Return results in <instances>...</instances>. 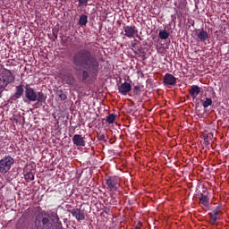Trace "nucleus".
Returning a JSON list of instances; mask_svg holds the SVG:
<instances>
[{
	"label": "nucleus",
	"mask_w": 229,
	"mask_h": 229,
	"mask_svg": "<svg viewBox=\"0 0 229 229\" xmlns=\"http://www.w3.org/2000/svg\"><path fill=\"white\" fill-rule=\"evenodd\" d=\"M199 203L202 205V207H205L206 208H208L210 206V199L208 198V196L200 193L199 194Z\"/></svg>",
	"instance_id": "15"
},
{
	"label": "nucleus",
	"mask_w": 229,
	"mask_h": 229,
	"mask_svg": "<svg viewBox=\"0 0 229 229\" xmlns=\"http://www.w3.org/2000/svg\"><path fill=\"white\" fill-rule=\"evenodd\" d=\"M37 229H62V222L55 212L41 211L36 216Z\"/></svg>",
	"instance_id": "2"
},
{
	"label": "nucleus",
	"mask_w": 229,
	"mask_h": 229,
	"mask_svg": "<svg viewBox=\"0 0 229 229\" xmlns=\"http://www.w3.org/2000/svg\"><path fill=\"white\" fill-rule=\"evenodd\" d=\"M67 83H71V81H68Z\"/></svg>",
	"instance_id": "34"
},
{
	"label": "nucleus",
	"mask_w": 229,
	"mask_h": 229,
	"mask_svg": "<svg viewBox=\"0 0 229 229\" xmlns=\"http://www.w3.org/2000/svg\"><path fill=\"white\" fill-rule=\"evenodd\" d=\"M142 228V222H139L136 226H135V229H140Z\"/></svg>",
	"instance_id": "29"
},
{
	"label": "nucleus",
	"mask_w": 229,
	"mask_h": 229,
	"mask_svg": "<svg viewBox=\"0 0 229 229\" xmlns=\"http://www.w3.org/2000/svg\"><path fill=\"white\" fill-rule=\"evenodd\" d=\"M142 89V86H140V84L136 85L133 87V92L137 93V92H140V89Z\"/></svg>",
	"instance_id": "26"
},
{
	"label": "nucleus",
	"mask_w": 229,
	"mask_h": 229,
	"mask_svg": "<svg viewBox=\"0 0 229 229\" xmlns=\"http://www.w3.org/2000/svg\"><path fill=\"white\" fill-rule=\"evenodd\" d=\"M97 139L101 142H106V136H105V133H101V132L98 133Z\"/></svg>",
	"instance_id": "25"
},
{
	"label": "nucleus",
	"mask_w": 229,
	"mask_h": 229,
	"mask_svg": "<svg viewBox=\"0 0 229 229\" xmlns=\"http://www.w3.org/2000/svg\"><path fill=\"white\" fill-rule=\"evenodd\" d=\"M123 31H124V36L128 37V38H133L136 33H139V30H137V27L130 26V25H124Z\"/></svg>",
	"instance_id": "9"
},
{
	"label": "nucleus",
	"mask_w": 229,
	"mask_h": 229,
	"mask_svg": "<svg viewBox=\"0 0 229 229\" xmlns=\"http://www.w3.org/2000/svg\"><path fill=\"white\" fill-rule=\"evenodd\" d=\"M19 119H22V121L24 122V116H19Z\"/></svg>",
	"instance_id": "33"
},
{
	"label": "nucleus",
	"mask_w": 229,
	"mask_h": 229,
	"mask_svg": "<svg viewBox=\"0 0 229 229\" xmlns=\"http://www.w3.org/2000/svg\"><path fill=\"white\" fill-rule=\"evenodd\" d=\"M6 82L4 81L3 77L0 76V89H3V87H6Z\"/></svg>",
	"instance_id": "27"
},
{
	"label": "nucleus",
	"mask_w": 229,
	"mask_h": 229,
	"mask_svg": "<svg viewBox=\"0 0 229 229\" xmlns=\"http://www.w3.org/2000/svg\"><path fill=\"white\" fill-rule=\"evenodd\" d=\"M212 106V98H207L206 100L203 102L202 106L204 108H208V106Z\"/></svg>",
	"instance_id": "24"
},
{
	"label": "nucleus",
	"mask_w": 229,
	"mask_h": 229,
	"mask_svg": "<svg viewBox=\"0 0 229 229\" xmlns=\"http://www.w3.org/2000/svg\"><path fill=\"white\" fill-rule=\"evenodd\" d=\"M118 90H119L120 94H123V96H126V94L128 92H131V86L128 82H123L118 88Z\"/></svg>",
	"instance_id": "12"
},
{
	"label": "nucleus",
	"mask_w": 229,
	"mask_h": 229,
	"mask_svg": "<svg viewBox=\"0 0 229 229\" xmlns=\"http://www.w3.org/2000/svg\"><path fill=\"white\" fill-rule=\"evenodd\" d=\"M24 94V88H22V84L16 86V91L13 96V99L15 101L16 99H21V97Z\"/></svg>",
	"instance_id": "16"
},
{
	"label": "nucleus",
	"mask_w": 229,
	"mask_h": 229,
	"mask_svg": "<svg viewBox=\"0 0 229 229\" xmlns=\"http://www.w3.org/2000/svg\"><path fill=\"white\" fill-rule=\"evenodd\" d=\"M116 117L117 115H115L114 114H110L109 115L106 116V121L108 124H114V123H115Z\"/></svg>",
	"instance_id": "21"
},
{
	"label": "nucleus",
	"mask_w": 229,
	"mask_h": 229,
	"mask_svg": "<svg viewBox=\"0 0 229 229\" xmlns=\"http://www.w3.org/2000/svg\"><path fill=\"white\" fill-rule=\"evenodd\" d=\"M25 97L29 101H37V92L30 88V84L25 86Z\"/></svg>",
	"instance_id": "10"
},
{
	"label": "nucleus",
	"mask_w": 229,
	"mask_h": 229,
	"mask_svg": "<svg viewBox=\"0 0 229 229\" xmlns=\"http://www.w3.org/2000/svg\"><path fill=\"white\" fill-rule=\"evenodd\" d=\"M0 76L6 85H10V83H13L15 81V75H13V73H12V72L6 68L0 70Z\"/></svg>",
	"instance_id": "5"
},
{
	"label": "nucleus",
	"mask_w": 229,
	"mask_h": 229,
	"mask_svg": "<svg viewBox=\"0 0 229 229\" xmlns=\"http://www.w3.org/2000/svg\"><path fill=\"white\" fill-rule=\"evenodd\" d=\"M165 87H174L176 85V77L171 73H165L163 79Z\"/></svg>",
	"instance_id": "7"
},
{
	"label": "nucleus",
	"mask_w": 229,
	"mask_h": 229,
	"mask_svg": "<svg viewBox=\"0 0 229 229\" xmlns=\"http://www.w3.org/2000/svg\"><path fill=\"white\" fill-rule=\"evenodd\" d=\"M121 179L119 176H109L106 180L107 189L110 191L115 192L119 189Z\"/></svg>",
	"instance_id": "4"
},
{
	"label": "nucleus",
	"mask_w": 229,
	"mask_h": 229,
	"mask_svg": "<svg viewBox=\"0 0 229 229\" xmlns=\"http://www.w3.org/2000/svg\"><path fill=\"white\" fill-rule=\"evenodd\" d=\"M15 164V159L12 157V156L7 155L4 156L0 160V173L1 174H6L10 169H12L13 165Z\"/></svg>",
	"instance_id": "3"
},
{
	"label": "nucleus",
	"mask_w": 229,
	"mask_h": 229,
	"mask_svg": "<svg viewBox=\"0 0 229 229\" xmlns=\"http://www.w3.org/2000/svg\"><path fill=\"white\" fill-rule=\"evenodd\" d=\"M158 37L161 40H166V38H169V32L165 30H159Z\"/></svg>",
	"instance_id": "20"
},
{
	"label": "nucleus",
	"mask_w": 229,
	"mask_h": 229,
	"mask_svg": "<svg viewBox=\"0 0 229 229\" xmlns=\"http://www.w3.org/2000/svg\"><path fill=\"white\" fill-rule=\"evenodd\" d=\"M53 35H54L55 38H58V34L53 32Z\"/></svg>",
	"instance_id": "31"
},
{
	"label": "nucleus",
	"mask_w": 229,
	"mask_h": 229,
	"mask_svg": "<svg viewBox=\"0 0 229 229\" xmlns=\"http://www.w3.org/2000/svg\"><path fill=\"white\" fill-rule=\"evenodd\" d=\"M68 212L72 214V217L76 218V221L78 223H81V221H85V210L81 208H73V209H69Z\"/></svg>",
	"instance_id": "6"
},
{
	"label": "nucleus",
	"mask_w": 229,
	"mask_h": 229,
	"mask_svg": "<svg viewBox=\"0 0 229 229\" xmlns=\"http://www.w3.org/2000/svg\"><path fill=\"white\" fill-rule=\"evenodd\" d=\"M72 69L81 81H89V78L96 80L99 74V61L89 49H80L75 52L72 58Z\"/></svg>",
	"instance_id": "1"
},
{
	"label": "nucleus",
	"mask_w": 229,
	"mask_h": 229,
	"mask_svg": "<svg viewBox=\"0 0 229 229\" xmlns=\"http://www.w3.org/2000/svg\"><path fill=\"white\" fill-rule=\"evenodd\" d=\"M136 46H137L136 43H132V45H131L132 47H135Z\"/></svg>",
	"instance_id": "32"
},
{
	"label": "nucleus",
	"mask_w": 229,
	"mask_h": 229,
	"mask_svg": "<svg viewBox=\"0 0 229 229\" xmlns=\"http://www.w3.org/2000/svg\"><path fill=\"white\" fill-rule=\"evenodd\" d=\"M55 94L59 97V99H61V101H65V99H67V95L64 93V90L62 89H57Z\"/></svg>",
	"instance_id": "22"
},
{
	"label": "nucleus",
	"mask_w": 229,
	"mask_h": 229,
	"mask_svg": "<svg viewBox=\"0 0 229 229\" xmlns=\"http://www.w3.org/2000/svg\"><path fill=\"white\" fill-rule=\"evenodd\" d=\"M16 229H28V222L24 219L20 218L16 224Z\"/></svg>",
	"instance_id": "17"
},
{
	"label": "nucleus",
	"mask_w": 229,
	"mask_h": 229,
	"mask_svg": "<svg viewBox=\"0 0 229 229\" xmlns=\"http://www.w3.org/2000/svg\"><path fill=\"white\" fill-rule=\"evenodd\" d=\"M47 97L44 95L42 91L37 93V99L38 103H46Z\"/></svg>",
	"instance_id": "19"
},
{
	"label": "nucleus",
	"mask_w": 229,
	"mask_h": 229,
	"mask_svg": "<svg viewBox=\"0 0 229 229\" xmlns=\"http://www.w3.org/2000/svg\"><path fill=\"white\" fill-rule=\"evenodd\" d=\"M201 92V88L198 85H192L189 89L190 96H191L192 99H196L198 95Z\"/></svg>",
	"instance_id": "13"
},
{
	"label": "nucleus",
	"mask_w": 229,
	"mask_h": 229,
	"mask_svg": "<svg viewBox=\"0 0 229 229\" xmlns=\"http://www.w3.org/2000/svg\"><path fill=\"white\" fill-rule=\"evenodd\" d=\"M79 6H83V4H87L89 3V0H78Z\"/></svg>",
	"instance_id": "28"
},
{
	"label": "nucleus",
	"mask_w": 229,
	"mask_h": 229,
	"mask_svg": "<svg viewBox=\"0 0 229 229\" xmlns=\"http://www.w3.org/2000/svg\"><path fill=\"white\" fill-rule=\"evenodd\" d=\"M208 216L210 217V225H216L217 221V216H223V211H221V206H217L215 209L212 210L211 213H208Z\"/></svg>",
	"instance_id": "8"
},
{
	"label": "nucleus",
	"mask_w": 229,
	"mask_h": 229,
	"mask_svg": "<svg viewBox=\"0 0 229 229\" xmlns=\"http://www.w3.org/2000/svg\"><path fill=\"white\" fill-rule=\"evenodd\" d=\"M72 142L74 146H77L78 148H85L87 144L85 138L80 134L73 135Z\"/></svg>",
	"instance_id": "11"
},
{
	"label": "nucleus",
	"mask_w": 229,
	"mask_h": 229,
	"mask_svg": "<svg viewBox=\"0 0 229 229\" xmlns=\"http://www.w3.org/2000/svg\"><path fill=\"white\" fill-rule=\"evenodd\" d=\"M24 178L26 182H33V180H35V174H33V172L30 171L24 174Z\"/></svg>",
	"instance_id": "23"
},
{
	"label": "nucleus",
	"mask_w": 229,
	"mask_h": 229,
	"mask_svg": "<svg viewBox=\"0 0 229 229\" xmlns=\"http://www.w3.org/2000/svg\"><path fill=\"white\" fill-rule=\"evenodd\" d=\"M87 22H89V16L86 14H81L79 19V26L83 28V26H87Z\"/></svg>",
	"instance_id": "18"
},
{
	"label": "nucleus",
	"mask_w": 229,
	"mask_h": 229,
	"mask_svg": "<svg viewBox=\"0 0 229 229\" xmlns=\"http://www.w3.org/2000/svg\"><path fill=\"white\" fill-rule=\"evenodd\" d=\"M204 142H205V144H206L207 146H208V144H209V143H208V138H205V139H204Z\"/></svg>",
	"instance_id": "30"
},
{
	"label": "nucleus",
	"mask_w": 229,
	"mask_h": 229,
	"mask_svg": "<svg viewBox=\"0 0 229 229\" xmlns=\"http://www.w3.org/2000/svg\"><path fill=\"white\" fill-rule=\"evenodd\" d=\"M197 38L200 41V42H206V40H208V32H207L205 30H199V31L197 32Z\"/></svg>",
	"instance_id": "14"
}]
</instances>
